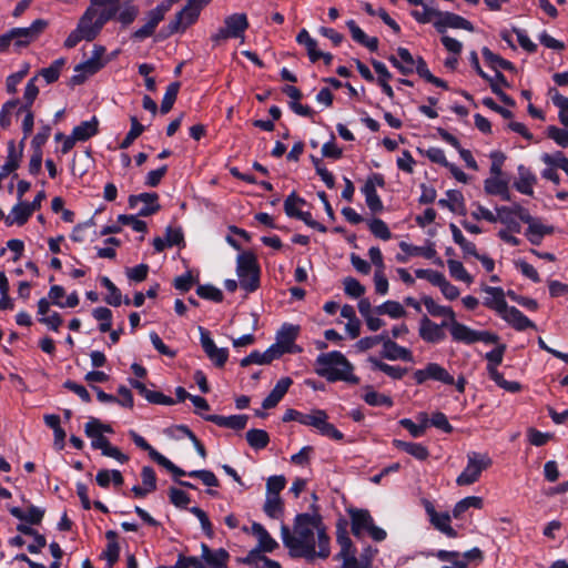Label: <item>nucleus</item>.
I'll use <instances>...</instances> for the list:
<instances>
[{
	"label": "nucleus",
	"instance_id": "nucleus-40",
	"mask_svg": "<svg viewBox=\"0 0 568 568\" xmlns=\"http://www.w3.org/2000/svg\"><path fill=\"white\" fill-rule=\"evenodd\" d=\"M108 545L102 556L106 559L109 567H112L119 559L120 546L118 544V534L113 530H109L105 534Z\"/></svg>",
	"mask_w": 568,
	"mask_h": 568
},
{
	"label": "nucleus",
	"instance_id": "nucleus-53",
	"mask_svg": "<svg viewBox=\"0 0 568 568\" xmlns=\"http://www.w3.org/2000/svg\"><path fill=\"white\" fill-rule=\"evenodd\" d=\"M509 181L504 176H489L484 181V190L488 195H497L505 192Z\"/></svg>",
	"mask_w": 568,
	"mask_h": 568
},
{
	"label": "nucleus",
	"instance_id": "nucleus-32",
	"mask_svg": "<svg viewBox=\"0 0 568 568\" xmlns=\"http://www.w3.org/2000/svg\"><path fill=\"white\" fill-rule=\"evenodd\" d=\"M394 447L400 449L408 455L413 456L417 460H426L429 456V452L426 446L419 443L404 442L400 439L393 440Z\"/></svg>",
	"mask_w": 568,
	"mask_h": 568
},
{
	"label": "nucleus",
	"instance_id": "nucleus-42",
	"mask_svg": "<svg viewBox=\"0 0 568 568\" xmlns=\"http://www.w3.org/2000/svg\"><path fill=\"white\" fill-rule=\"evenodd\" d=\"M97 484L102 488H108L112 481L114 486H121L123 484V476L120 470L113 469H101L95 476Z\"/></svg>",
	"mask_w": 568,
	"mask_h": 568
},
{
	"label": "nucleus",
	"instance_id": "nucleus-59",
	"mask_svg": "<svg viewBox=\"0 0 568 568\" xmlns=\"http://www.w3.org/2000/svg\"><path fill=\"white\" fill-rule=\"evenodd\" d=\"M37 77L30 79L24 88L23 103L20 102L19 108L31 109L34 100L39 94V88L36 84Z\"/></svg>",
	"mask_w": 568,
	"mask_h": 568
},
{
	"label": "nucleus",
	"instance_id": "nucleus-25",
	"mask_svg": "<svg viewBox=\"0 0 568 568\" xmlns=\"http://www.w3.org/2000/svg\"><path fill=\"white\" fill-rule=\"evenodd\" d=\"M205 420L212 422L220 427H226L235 430H241L245 428L247 423V416L245 415H232V416H222V415H205L203 416Z\"/></svg>",
	"mask_w": 568,
	"mask_h": 568
},
{
	"label": "nucleus",
	"instance_id": "nucleus-63",
	"mask_svg": "<svg viewBox=\"0 0 568 568\" xmlns=\"http://www.w3.org/2000/svg\"><path fill=\"white\" fill-rule=\"evenodd\" d=\"M343 285L345 293L353 298H358L365 293V287L354 277H345Z\"/></svg>",
	"mask_w": 568,
	"mask_h": 568
},
{
	"label": "nucleus",
	"instance_id": "nucleus-55",
	"mask_svg": "<svg viewBox=\"0 0 568 568\" xmlns=\"http://www.w3.org/2000/svg\"><path fill=\"white\" fill-rule=\"evenodd\" d=\"M397 55L400 59L399 72L405 75L413 73L417 60L414 59L409 50L406 48H398Z\"/></svg>",
	"mask_w": 568,
	"mask_h": 568
},
{
	"label": "nucleus",
	"instance_id": "nucleus-18",
	"mask_svg": "<svg viewBox=\"0 0 568 568\" xmlns=\"http://www.w3.org/2000/svg\"><path fill=\"white\" fill-rule=\"evenodd\" d=\"M103 47H95L93 55L85 62L81 63L75 68V71L81 72L73 77V81L81 83L88 75H92L103 67L102 55L104 54Z\"/></svg>",
	"mask_w": 568,
	"mask_h": 568
},
{
	"label": "nucleus",
	"instance_id": "nucleus-15",
	"mask_svg": "<svg viewBox=\"0 0 568 568\" xmlns=\"http://www.w3.org/2000/svg\"><path fill=\"white\" fill-rule=\"evenodd\" d=\"M201 10L202 9L199 8V6L193 3L191 0H187L186 6L176 13L174 20L170 22V31L173 33L186 30L197 20Z\"/></svg>",
	"mask_w": 568,
	"mask_h": 568
},
{
	"label": "nucleus",
	"instance_id": "nucleus-11",
	"mask_svg": "<svg viewBox=\"0 0 568 568\" xmlns=\"http://www.w3.org/2000/svg\"><path fill=\"white\" fill-rule=\"evenodd\" d=\"M416 384H424L428 379L437 381L446 385H453L455 378L448 371L437 363H428L425 368L417 369L413 375Z\"/></svg>",
	"mask_w": 568,
	"mask_h": 568
},
{
	"label": "nucleus",
	"instance_id": "nucleus-2",
	"mask_svg": "<svg viewBox=\"0 0 568 568\" xmlns=\"http://www.w3.org/2000/svg\"><path fill=\"white\" fill-rule=\"evenodd\" d=\"M354 366L338 351L322 353L315 361V373L327 382L343 381L349 384H358L359 378L353 374Z\"/></svg>",
	"mask_w": 568,
	"mask_h": 568
},
{
	"label": "nucleus",
	"instance_id": "nucleus-3",
	"mask_svg": "<svg viewBox=\"0 0 568 568\" xmlns=\"http://www.w3.org/2000/svg\"><path fill=\"white\" fill-rule=\"evenodd\" d=\"M493 465V459L488 453L469 452L467 454V464L464 470L457 476V486H470L480 479L481 474Z\"/></svg>",
	"mask_w": 568,
	"mask_h": 568
},
{
	"label": "nucleus",
	"instance_id": "nucleus-58",
	"mask_svg": "<svg viewBox=\"0 0 568 568\" xmlns=\"http://www.w3.org/2000/svg\"><path fill=\"white\" fill-rule=\"evenodd\" d=\"M130 121L131 129L121 142L120 149H128L144 131V126L138 121L136 116H131Z\"/></svg>",
	"mask_w": 568,
	"mask_h": 568
},
{
	"label": "nucleus",
	"instance_id": "nucleus-46",
	"mask_svg": "<svg viewBox=\"0 0 568 568\" xmlns=\"http://www.w3.org/2000/svg\"><path fill=\"white\" fill-rule=\"evenodd\" d=\"M378 315H388L390 318L397 320L405 316L406 311L399 302L386 301L375 308Z\"/></svg>",
	"mask_w": 568,
	"mask_h": 568
},
{
	"label": "nucleus",
	"instance_id": "nucleus-20",
	"mask_svg": "<svg viewBox=\"0 0 568 568\" xmlns=\"http://www.w3.org/2000/svg\"><path fill=\"white\" fill-rule=\"evenodd\" d=\"M448 325L449 323L446 322L436 324L428 317L424 316L419 323V336L427 343H439L446 338V334L443 328Z\"/></svg>",
	"mask_w": 568,
	"mask_h": 568
},
{
	"label": "nucleus",
	"instance_id": "nucleus-62",
	"mask_svg": "<svg viewBox=\"0 0 568 568\" xmlns=\"http://www.w3.org/2000/svg\"><path fill=\"white\" fill-rule=\"evenodd\" d=\"M369 231L378 239L387 241L392 237V233L387 224L381 219H373L369 223Z\"/></svg>",
	"mask_w": 568,
	"mask_h": 568
},
{
	"label": "nucleus",
	"instance_id": "nucleus-45",
	"mask_svg": "<svg viewBox=\"0 0 568 568\" xmlns=\"http://www.w3.org/2000/svg\"><path fill=\"white\" fill-rule=\"evenodd\" d=\"M422 302L427 312L433 316H445L449 318V322L455 317V313L450 307L437 304L430 296H424Z\"/></svg>",
	"mask_w": 568,
	"mask_h": 568
},
{
	"label": "nucleus",
	"instance_id": "nucleus-17",
	"mask_svg": "<svg viewBox=\"0 0 568 568\" xmlns=\"http://www.w3.org/2000/svg\"><path fill=\"white\" fill-rule=\"evenodd\" d=\"M434 27L439 33H444L447 28L463 29L474 31V26L467 19L453 12L438 11L437 18L434 21Z\"/></svg>",
	"mask_w": 568,
	"mask_h": 568
},
{
	"label": "nucleus",
	"instance_id": "nucleus-12",
	"mask_svg": "<svg viewBox=\"0 0 568 568\" xmlns=\"http://www.w3.org/2000/svg\"><path fill=\"white\" fill-rule=\"evenodd\" d=\"M385 185L384 176L379 173H374L366 180L362 192L365 196V202L372 212H381L383 210V202L377 194L376 187Z\"/></svg>",
	"mask_w": 568,
	"mask_h": 568
},
{
	"label": "nucleus",
	"instance_id": "nucleus-43",
	"mask_svg": "<svg viewBox=\"0 0 568 568\" xmlns=\"http://www.w3.org/2000/svg\"><path fill=\"white\" fill-rule=\"evenodd\" d=\"M263 510L270 518H281L284 513L282 498L280 496L266 495Z\"/></svg>",
	"mask_w": 568,
	"mask_h": 568
},
{
	"label": "nucleus",
	"instance_id": "nucleus-44",
	"mask_svg": "<svg viewBox=\"0 0 568 568\" xmlns=\"http://www.w3.org/2000/svg\"><path fill=\"white\" fill-rule=\"evenodd\" d=\"M449 229L452 231L453 240L456 244L460 246L465 255L477 256L476 245L468 241L462 233V231L454 224H449Z\"/></svg>",
	"mask_w": 568,
	"mask_h": 568
},
{
	"label": "nucleus",
	"instance_id": "nucleus-27",
	"mask_svg": "<svg viewBox=\"0 0 568 568\" xmlns=\"http://www.w3.org/2000/svg\"><path fill=\"white\" fill-rule=\"evenodd\" d=\"M375 552L376 550L367 548L358 558L355 556V552L341 557L342 565L339 568H373Z\"/></svg>",
	"mask_w": 568,
	"mask_h": 568
},
{
	"label": "nucleus",
	"instance_id": "nucleus-56",
	"mask_svg": "<svg viewBox=\"0 0 568 568\" xmlns=\"http://www.w3.org/2000/svg\"><path fill=\"white\" fill-rule=\"evenodd\" d=\"M179 90H180L179 82H172L168 85L164 97L162 99V103H161V112L163 114L169 113L171 111V109L173 108V104L176 100Z\"/></svg>",
	"mask_w": 568,
	"mask_h": 568
},
{
	"label": "nucleus",
	"instance_id": "nucleus-8",
	"mask_svg": "<svg viewBox=\"0 0 568 568\" xmlns=\"http://www.w3.org/2000/svg\"><path fill=\"white\" fill-rule=\"evenodd\" d=\"M302 425L313 427L322 436L337 442L344 438L343 433L328 423V415L323 409H312L310 413H305Z\"/></svg>",
	"mask_w": 568,
	"mask_h": 568
},
{
	"label": "nucleus",
	"instance_id": "nucleus-33",
	"mask_svg": "<svg viewBox=\"0 0 568 568\" xmlns=\"http://www.w3.org/2000/svg\"><path fill=\"white\" fill-rule=\"evenodd\" d=\"M32 213L33 212L31 211L28 202L19 201V203L12 207L10 214L6 217V222L8 225H23L27 223Z\"/></svg>",
	"mask_w": 568,
	"mask_h": 568
},
{
	"label": "nucleus",
	"instance_id": "nucleus-6",
	"mask_svg": "<svg viewBox=\"0 0 568 568\" xmlns=\"http://www.w3.org/2000/svg\"><path fill=\"white\" fill-rule=\"evenodd\" d=\"M248 28V20L245 13H233L224 19V27H221L211 36V41L215 47L221 45L227 39H244V33Z\"/></svg>",
	"mask_w": 568,
	"mask_h": 568
},
{
	"label": "nucleus",
	"instance_id": "nucleus-26",
	"mask_svg": "<svg viewBox=\"0 0 568 568\" xmlns=\"http://www.w3.org/2000/svg\"><path fill=\"white\" fill-rule=\"evenodd\" d=\"M292 379L290 377H283L281 378L274 388L271 390V393L264 398L262 403V407L264 409H270L275 407L281 399L284 397V395L287 393L290 386L292 385Z\"/></svg>",
	"mask_w": 568,
	"mask_h": 568
},
{
	"label": "nucleus",
	"instance_id": "nucleus-24",
	"mask_svg": "<svg viewBox=\"0 0 568 568\" xmlns=\"http://www.w3.org/2000/svg\"><path fill=\"white\" fill-rule=\"evenodd\" d=\"M23 141L20 142L19 148H17L13 140L9 141L7 160L1 166L2 175H9L19 168L23 154Z\"/></svg>",
	"mask_w": 568,
	"mask_h": 568
},
{
	"label": "nucleus",
	"instance_id": "nucleus-38",
	"mask_svg": "<svg viewBox=\"0 0 568 568\" xmlns=\"http://www.w3.org/2000/svg\"><path fill=\"white\" fill-rule=\"evenodd\" d=\"M296 41L298 44L306 48L308 58L312 62H316L321 59V51L317 50V41L311 37L306 29H302L298 32Z\"/></svg>",
	"mask_w": 568,
	"mask_h": 568
},
{
	"label": "nucleus",
	"instance_id": "nucleus-7",
	"mask_svg": "<svg viewBox=\"0 0 568 568\" xmlns=\"http://www.w3.org/2000/svg\"><path fill=\"white\" fill-rule=\"evenodd\" d=\"M449 332L453 341L457 343L474 344L483 342L485 344H495L499 337L488 331H476L456 321V316L449 322Z\"/></svg>",
	"mask_w": 568,
	"mask_h": 568
},
{
	"label": "nucleus",
	"instance_id": "nucleus-16",
	"mask_svg": "<svg viewBox=\"0 0 568 568\" xmlns=\"http://www.w3.org/2000/svg\"><path fill=\"white\" fill-rule=\"evenodd\" d=\"M169 9L170 4L168 3H160L152 9L148 13L146 22L133 33V37L139 40H144L152 36L156 26L163 20Z\"/></svg>",
	"mask_w": 568,
	"mask_h": 568
},
{
	"label": "nucleus",
	"instance_id": "nucleus-51",
	"mask_svg": "<svg viewBox=\"0 0 568 568\" xmlns=\"http://www.w3.org/2000/svg\"><path fill=\"white\" fill-rule=\"evenodd\" d=\"M246 440L252 448L263 449L267 446L270 437L265 430L253 428L246 433Z\"/></svg>",
	"mask_w": 568,
	"mask_h": 568
},
{
	"label": "nucleus",
	"instance_id": "nucleus-10",
	"mask_svg": "<svg viewBox=\"0 0 568 568\" xmlns=\"http://www.w3.org/2000/svg\"><path fill=\"white\" fill-rule=\"evenodd\" d=\"M251 531L256 537L258 545L256 549L251 550L247 555L246 561L250 564L257 562V559L262 557L261 551L272 552L278 546L276 540L261 524L253 523Z\"/></svg>",
	"mask_w": 568,
	"mask_h": 568
},
{
	"label": "nucleus",
	"instance_id": "nucleus-49",
	"mask_svg": "<svg viewBox=\"0 0 568 568\" xmlns=\"http://www.w3.org/2000/svg\"><path fill=\"white\" fill-rule=\"evenodd\" d=\"M399 248L410 256L422 255L426 258H433L436 255V250L433 244L428 246H416L403 241L399 243Z\"/></svg>",
	"mask_w": 568,
	"mask_h": 568
},
{
	"label": "nucleus",
	"instance_id": "nucleus-1",
	"mask_svg": "<svg viewBox=\"0 0 568 568\" xmlns=\"http://www.w3.org/2000/svg\"><path fill=\"white\" fill-rule=\"evenodd\" d=\"M281 537L284 546L294 557L313 560L325 559L331 554L329 538L317 514H298L295 517L293 530L282 525Z\"/></svg>",
	"mask_w": 568,
	"mask_h": 568
},
{
	"label": "nucleus",
	"instance_id": "nucleus-61",
	"mask_svg": "<svg viewBox=\"0 0 568 568\" xmlns=\"http://www.w3.org/2000/svg\"><path fill=\"white\" fill-rule=\"evenodd\" d=\"M448 199H440L438 204L448 207L452 212L457 211L464 203L463 194L459 191L450 190L447 192Z\"/></svg>",
	"mask_w": 568,
	"mask_h": 568
},
{
	"label": "nucleus",
	"instance_id": "nucleus-57",
	"mask_svg": "<svg viewBox=\"0 0 568 568\" xmlns=\"http://www.w3.org/2000/svg\"><path fill=\"white\" fill-rule=\"evenodd\" d=\"M93 317L100 322L99 329L102 333L111 331L112 327V312L108 307H97L92 312Z\"/></svg>",
	"mask_w": 568,
	"mask_h": 568
},
{
	"label": "nucleus",
	"instance_id": "nucleus-22",
	"mask_svg": "<svg viewBox=\"0 0 568 568\" xmlns=\"http://www.w3.org/2000/svg\"><path fill=\"white\" fill-rule=\"evenodd\" d=\"M499 316L517 331L535 328V324L515 306H507Z\"/></svg>",
	"mask_w": 568,
	"mask_h": 568
},
{
	"label": "nucleus",
	"instance_id": "nucleus-30",
	"mask_svg": "<svg viewBox=\"0 0 568 568\" xmlns=\"http://www.w3.org/2000/svg\"><path fill=\"white\" fill-rule=\"evenodd\" d=\"M536 182V175L528 168L525 165L518 166V180L514 184L518 192L526 195H532Z\"/></svg>",
	"mask_w": 568,
	"mask_h": 568
},
{
	"label": "nucleus",
	"instance_id": "nucleus-35",
	"mask_svg": "<svg viewBox=\"0 0 568 568\" xmlns=\"http://www.w3.org/2000/svg\"><path fill=\"white\" fill-rule=\"evenodd\" d=\"M483 507L484 499L481 497L467 496L455 504L453 508V517L456 519H460L468 509H481Z\"/></svg>",
	"mask_w": 568,
	"mask_h": 568
},
{
	"label": "nucleus",
	"instance_id": "nucleus-23",
	"mask_svg": "<svg viewBox=\"0 0 568 568\" xmlns=\"http://www.w3.org/2000/svg\"><path fill=\"white\" fill-rule=\"evenodd\" d=\"M483 291L487 294L484 305L498 315L508 306L505 300V292L501 287L485 286Z\"/></svg>",
	"mask_w": 568,
	"mask_h": 568
},
{
	"label": "nucleus",
	"instance_id": "nucleus-36",
	"mask_svg": "<svg viewBox=\"0 0 568 568\" xmlns=\"http://www.w3.org/2000/svg\"><path fill=\"white\" fill-rule=\"evenodd\" d=\"M99 121L93 116L89 121H83L72 130L73 136L77 141H87L98 133Z\"/></svg>",
	"mask_w": 568,
	"mask_h": 568
},
{
	"label": "nucleus",
	"instance_id": "nucleus-9",
	"mask_svg": "<svg viewBox=\"0 0 568 568\" xmlns=\"http://www.w3.org/2000/svg\"><path fill=\"white\" fill-rule=\"evenodd\" d=\"M424 508L428 516L429 523L434 528L448 538H457L458 532L452 526V515L447 511H437L429 500H424Z\"/></svg>",
	"mask_w": 568,
	"mask_h": 568
},
{
	"label": "nucleus",
	"instance_id": "nucleus-47",
	"mask_svg": "<svg viewBox=\"0 0 568 568\" xmlns=\"http://www.w3.org/2000/svg\"><path fill=\"white\" fill-rule=\"evenodd\" d=\"M305 204L304 199L297 196L295 192H292L284 201V211L287 216L300 219V214L303 213L301 207Z\"/></svg>",
	"mask_w": 568,
	"mask_h": 568
},
{
	"label": "nucleus",
	"instance_id": "nucleus-37",
	"mask_svg": "<svg viewBox=\"0 0 568 568\" xmlns=\"http://www.w3.org/2000/svg\"><path fill=\"white\" fill-rule=\"evenodd\" d=\"M202 558L213 568H221L226 564L229 554L224 549L212 551L205 544H202Z\"/></svg>",
	"mask_w": 568,
	"mask_h": 568
},
{
	"label": "nucleus",
	"instance_id": "nucleus-52",
	"mask_svg": "<svg viewBox=\"0 0 568 568\" xmlns=\"http://www.w3.org/2000/svg\"><path fill=\"white\" fill-rule=\"evenodd\" d=\"M363 399L369 406H375V407H377V406L392 407L394 404L393 399L389 396L378 393L372 388L367 389V392L363 396Z\"/></svg>",
	"mask_w": 568,
	"mask_h": 568
},
{
	"label": "nucleus",
	"instance_id": "nucleus-13",
	"mask_svg": "<svg viewBox=\"0 0 568 568\" xmlns=\"http://www.w3.org/2000/svg\"><path fill=\"white\" fill-rule=\"evenodd\" d=\"M48 27V22L43 19L34 20L30 27L14 28L10 30L16 47H26L34 41Z\"/></svg>",
	"mask_w": 568,
	"mask_h": 568
},
{
	"label": "nucleus",
	"instance_id": "nucleus-28",
	"mask_svg": "<svg viewBox=\"0 0 568 568\" xmlns=\"http://www.w3.org/2000/svg\"><path fill=\"white\" fill-rule=\"evenodd\" d=\"M382 357L389 361L402 359L405 362H413V353L410 349L398 345L394 341H387L385 345H383Z\"/></svg>",
	"mask_w": 568,
	"mask_h": 568
},
{
	"label": "nucleus",
	"instance_id": "nucleus-50",
	"mask_svg": "<svg viewBox=\"0 0 568 568\" xmlns=\"http://www.w3.org/2000/svg\"><path fill=\"white\" fill-rule=\"evenodd\" d=\"M414 71H416L418 73V75L420 78L425 79L427 82L433 83L436 87L447 89V84L445 81H443L442 79L432 74V72L429 71V69L427 67V63L425 62V60L423 58L419 57L417 59V63H416Z\"/></svg>",
	"mask_w": 568,
	"mask_h": 568
},
{
	"label": "nucleus",
	"instance_id": "nucleus-60",
	"mask_svg": "<svg viewBox=\"0 0 568 568\" xmlns=\"http://www.w3.org/2000/svg\"><path fill=\"white\" fill-rule=\"evenodd\" d=\"M63 64L64 60L58 59L53 61L48 68H43L40 71V75L45 80L47 83H53L59 79Z\"/></svg>",
	"mask_w": 568,
	"mask_h": 568
},
{
	"label": "nucleus",
	"instance_id": "nucleus-34",
	"mask_svg": "<svg viewBox=\"0 0 568 568\" xmlns=\"http://www.w3.org/2000/svg\"><path fill=\"white\" fill-rule=\"evenodd\" d=\"M445 565L442 568H468L459 551L437 550L430 554Z\"/></svg>",
	"mask_w": 568,
	"mask_h": 568
},
{
	"label": "nucleus",
	"instance_id": "nucleus-21",
	"mask_svg": "<svg viewBox=\"0 0 568 568\" xmlns=\"http://www.w3.org/2000/svg\"><path fill=\"white\" fill-rule=\"evenodd\" d=\"M300 327L292 324H284L276 334L275 344L284 353H297L301 349L295 345Z\"/></svg>",
	"mask_w": 568,
	"mask_h": 568
},
{
	"label": "nucleus",
	"instance_id": "nucleus-4",
	"mask_svg": "<svg viewBox=\"0 0 568 568\" xmlns=\"http://www.w3.org/2000/svg\"><path fill=\"white\" fill-rule=\"evenodd\" d=\"M236 273L241 287L247 293L257 290L260 285V266L252 252H243L237 256Z\"/></svg>",
	"mask_w": 568,
	"mask_h": 568
},
{
	"label": "nucleus",
	"instance_id": "nucleus-29",
	"mask_svg": "<svg viewBox=\"0 0 568 568\" xmlns=\"http://www.w3.org/2000/svg\"><path fill=\"white\" fill-rule=\"evenodd\" d=\"M555 232L552 225L544 224L539 219L534 224L527 226L525 236L532 245H540L544 237Z\"/></svg>",
	"mask_w": 568,
	"mask_h": 568
},
{
	"label": "nucleus",
	"instance_id": "nucleus-54",
	"mask_svg": "<svg viewBox=\"0 0 568 568\" xmlns=\"http://www.w3.org/2000/svg\"><path fill=\"white\" fill-rule=\"evenodd\" d=\"M447 266L450 275L455 280L465 282L467 284L473 283V276L467 272L462 262L456 260H448Z\"/></svg>",
	"mask_w": 568,
	"mask_h": 568
},
{
	"label": "nucleus",
	"instance_id": "nucleus-31",
	"mask_svg": "<svg viewBox=\"0 0 568 568\" xmlns=\"http://www.w3.org/2000/svg\"><path fill=\"white\" fill-rule=\"evenodd\" d=\"M416 418L418 424L414 423L409 418H403L399 420V425L407 429L414 438H419L424 436L426 429L428 428L429 418L426 413H419Z\"/></svg>",
	"mask_w": 568,
	"mask_h": 568
},
{
	"label": "nucleus",
	"instance_id": "nucleus-5",
	"mask_svg": "<svg viewBox=\"0 0 568 568\" xmlns=\"http://www.w3.org/2000/svg\"><path fill=\"white\" fill-rule=\"evenodd\" d=\"M352 534L356 538H362L366 534L369 535L375 541H383L387 534L384 529L375 526L374 519L365 509L349 510Z\"/></svg>",
	"mask_w": 568,
	"mask_h": 568
},
{
	"label": "nucleus",
	"instance_id": "nucleus-48",
	"mask_svg": "<svg viewBox=\"0 0 568 568\" xmlns=\"http://www.w3.org/2000/svg\"><path fill=\"white\" fill-rule=\"evenodd\" d=\"M497 212V221L507 225L509 231L519 233L520 224L516 221V216H514V209L509 206H499L496 209Z\"/></svg>",
	"mask_w": 568,
	"mask_h": 568
},
{
	"label": "nucleus",
	"instance_id": "nucleus-19",
	"mask_svg": "<svg viewBox=\"0 0 568 568\" xmlns=\"http://www.w3.org/2000/svg\"><path fill=\"white\" fill-rule=\"evenodd\" d=\"M158 200L159 196L156 193H141L138 195H131L129 197V206L131 209H135L139 203H143V206L138 211V216H150L160 210Z\"/></svg>",
	"mask_w": 568,
	"mask_h": 568
},
{
	"label": "nucleus",
	"instance_id": "nucleus-14",
	"mask_svg": "<svg viewBox=\"0 0 568 568\" xmlns=\"http://www.w3.org/2000/svg\"><path fill=\"white\" fill-rule=\"evenodd\" d=\"M200 342L206 356L219 367L224 366L229 358L226 348H219L210 336V332L204 327H199Z\"/></svg>",
	"mask_w": 568,
	"mask_h": 568
},
{
	"label": "nucleus",
	"instance_id": "nucleus-64",
	"mask_svg": "<svg viewBox=\"0 0 568 568\" xmlns=\"http://www.w3.org/2000/svg\"><path fill=\"white\" fill-rule=\"evenodd\" d=\"M547 136L554 140L559 146L568 148V130L556 125L547 128Z\"/></svg>",
	"mask_w": 568,
	"mask_h": 568
},
{
	"label": "nucleus",
	"instance_id": "nucleus-39",
	"mask_svg": "<svg viewBox=\"0 0 568 568\" xmlns=\"http://www.w3.org/2000/svg\"><path fill=\"white\" fill-rule=\"evenodd\" d=\"M481 54L485 60V62L494 70L503 69L508 71H515V65L500 57L499 54L494 53L491 50H489L487 47H484L481 49Z\"/></svg>",
	"mask_w": 568,
	"mask_h": 568
},
{
	"label": "nucleus",
	"instance_id": "nucleus-41",
	"mask_svg": "<svg viewBox=\"0 0 568 568\" xmlns=\"http://www.w3.org/2000/svg\"><path fill=\"white\" fill-rule=\"evenodd\" d=\"M369 363L372 364L374 369L385 373L387 376H389L393 379H402L405 376V374L407 373L406 368L386 364V363H384L377 358H374V357H369Z\"/></svg>",
	"mask_w": 568,
	"mask_h": 568
}]
</instances>
